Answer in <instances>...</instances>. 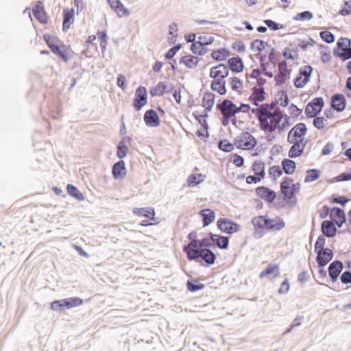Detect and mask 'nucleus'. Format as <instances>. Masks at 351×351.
Returning a JSON list of instances; mask_svg holds the SVG:
<instances>
[{
	"label": "nucleus",
	"instance_id": "obj_32",
	"mask_svg": "<svg viewBox=\"0 0 351 351\" xmlns=\"http://www.w3.org/2000/svg\"><path fill=\"white\" fill-rule=\"evenodd\" d=\"M282 171L287 175H292L296 169V163L289 158H285L281 162Z\"/></svg>",
	"mask_w": 351,
	"mask_h": 351
},
{
	"label": "nucleus",
	"instance_id": "obj_52",
	"mask_svg": "<svg viewBox=\"0 0 351 351\" xmlns=\"http://www.w3.org/2000/svg\"><path fill=\"white\" fill-rule=\"evenodd\" d=\"M186 285L188 290L191 292H195L204 287V285L202 283L196 280H188Z\"/></svg>",
	"mask_w": 351,
	"mask_h": 351
},
{
	"label": "nucleus",
	"instance_id": "obj_29",
	"mask_svg": "<svg viewBox=\"0 0 351 351\" xmlns=\"http://www.w3.org/2000/svg\"><path fill=\"white\" fill-rule=\"evenodd\" d=\"M215 100V95L211 92H205L202 98V106L205 108V110L210 112Z\"/></svg>",
	"mask_w": 351,
	"mask_h": 351
},
{
	"label": "nucleus",
	"instance_id": "obj_63",
	"mask_svg": "<svg viewBox=\"0 0 351 351\" xmlns=\"http://www.w3.org/2000/svg\"><path fill=\"white\" fill-rule=\"evenodd\" d=\"M351 180V171L343 172L332 178V182L348 181Z\"/></svg>",
	"mask_w": 351,
	"mask_h": 351
},
{
	"label": "nucleus",
	"instance_id": "obj_53",
	"mask_svg": "<svg viewBox=\"0 0 351 351\" xmlns=\"http://www.w3.org/2000/svg\"><path fill=\"white\" fill-rule=\"evenodd\" d=\"M313 17V13L310 11H304L300 13H298L293 17V20L295 21H309L312 19Z\"/></svg>",
	"mask_w": 351,
	"mask_h": 351
},
{
	"label": "nucleus",
	"instance_id": "obj_57",
	"mask_svg": "<svg viewBox=\"0 0 351 351\" xmlns=\"http://www.w3.org/2000/svg\"><path fill=\"white\" fill-rule=\"evenodd\" d=\"M282 56L287 60H294L298 58V52L296 51L292 50L288 47L285 48V49L282 51Z\"/></svg>",
	"mask_w": 351,
	"mask_h": 351
},
{
	"label": "nucleus",
	"instance_id": "obj_26",
	"mask_svg": "<svg viewBox=\"0 0 351 351\" xmlns=\"http://www.w3.org/2000/svg\"><path fill=\"white\" fill-rule=\"evenodd\" d=\"M112 176L114 179H122L126 175V169L125 162L123 160L115 162L112 166Z\"/></svg>",
	"mask_w": 351,
	"mask_h": 351
},
{
	"label": "nucleus",
	"instance_id": "obj_55",
	"mask_svg": "<svg viewBox=\"0 0 351 351\" xmlns=\"http://www.w3.org/2000/svg\"><path fill=\"white\" fill-rule=\"evenodd\" d=\"M218 147L226 152H230L233 150L234 145L230 143L227 139L221 140L218 143Z\"/></svg>",
	"mask_w": 351,
	"mask_h": 351
},
{
	"label": "nucleus",
	"instance_id": "obj_12",
	"mask_svg": "<svg viewBox=\"0 0 351 351\" xmlns=\"http://www.w3.org/2000/svg\"><path fill=\"white\" fill-rule=\"evenodd\" d=\"M229 75V69L224 64H219L210 69V76L214 80H224Z\"/></svg>",
	"mask_w": 351,
	"mask_h": 351
},
{
	"label": "nucleus",
	"instance_id": "obj_59",
	"mask_svg": "<svg viewBox=\"0 0 351 351\" xmlns=\"http://www.w3.org/2000/svg\"><path fill=\"white\" fill-rule=\"evenodd\" d=\"M263 23L272 31H276L283 27V25L271 19H265Z\"/></svg>",
	"mask_w": 351,
	"mask_h": 351
},
{
	"label": "nucleus",
	"instance_id": "obj_11",
	"mask_svg": "<svg viewBox=\"0 0 351 351\" xmlns=\"http://www.w3.org/2000/svg\"><path fill=\"white\" fill-rule=\"evenodd\" d=\"M293 180L289 177H285L280 182V191L284 195V199L286 201H291L295 199L294 203L296 202V199L294 197L293 191L291 186Z\"/></svg>",
	"mask_w": 351,
	"mask_h": 351
},
{
	"label": "nucleus",
	"instance_id": "obj_35",
	"mask_svg": "<svg viewBox=\"0 0 351 351\" xmlns=\"http://www.w3.org/2000/svg\"><path fill=\"white\" fill-rule=\"evenodd\" d=\"M230 55V52L226 48L215 49L211 53L213 59L217 61H222L226 60Z\"/></svg>",
	"mask_w": 351,
	"mask_h": 351
},
{
	"label": "nucleus",
	"instance_id": "obj_62",
	"mask_svg": "<svg viewBox=\"0 0 351 351\" xmlns=\"http://www.w3.org/2000/svg\"><path fill=\"white\" fill-rule=\"evenodd\" d=\"M326 239L324 236L320 235L318 237L315 243V252H320L321 250H324Z\"/></svg>",
	"mask_w": 351,
	"mask_h": 351
},
{
	"label": "nucleus",
	"instance_id": "obj_47",
	"mask_svg": "<svg viewBox=\"0 0 351 351\" xmlns=\"http://www.w3.org/2000/svg\"><path fill=\"white\" fill-rule=\"evenodd\" d=\"M191 49L194 54L202 56L206 54L208 51V49L206 45H201L199 41H197V44L191 45Z\"/></svg>",
	"mask_w": 351,
	"mask_h": 351
},
{
	"label": "nucleus",
	"instance_id": "obj_33",
	"mask_svg": "<svg viewBox=\"0 0 351 351\" xmlns=\"http://www.w3.org/2000/svg\"><path fill=\"white\" fill-rule=\"evenodd\" d=\"M210 88L220 95H224L227 93L225 80H214L211 83Z\"/></svg>",
	"mask_w": 351,
	"mask_h": 351
},
{
	"label": "nucleus",
	"instance_id": "obj_45",
	"mask_svg": "<svg viewBox=\"0 0 351 351\" xmlns=\"http://www.w3.org/2000/svg\"><path fill=\"white\" fill-rule=\"evenodd\" d=\"M276 118L278 119V121L277 123V127L280 132L284 131L285 130L287 129L291 123L289 122V117H288L286 114L283 112V117L282 119H280L279 117H276Z\"/></svg>",
	"mask_w": 351,
	"mask_h": 351
},
{
	"label": "nucleus",
	"instance_id": "obj_49",
	"mask_svg": "<svg viewBox=\"0 0 351 351\" xmlns=\"http://www.w3.org/2000/svg\"><path fill=\"white\" fill-rule=\"evenodd\" d=\"M128 148L125 143H124V141H121L117 145V157L122 160L128 154Z\"/></svg>",
	"mask_w": 351,
	"mask_h": 351
},
{
	"label": "nucleus",
	"instance_id": "obj_44",
	"mask_svg": "<svg viewBox=\"0 0 351 351\" xmlns=\"http://www.w3.org/2000/svg\"><path fill=\"white\" fill-rule=\"evenodd\" d=\"M306 175L304 178L305 182H311L317 180L321 175V171L317 169H308L306 172Z\"/></svg>",
	"mask_w": 351,
	"mask_h": 351
},
{
	"label": "nucleus",
	"instance_id": "obj_34",
	"mask_svg": "<svg viewBox=\"0 0 351 351\" xmlns=\"http://www.w3.org/2000/svg\"><path fill=\"white\" fill-rule=\"evenodd\" d=\"M133 213L138 216L144 217L152 219L155 216V211L153 208H136Z\"/></svg>",
	"mask_w": 351,
	"mask_h": 351
},
{
	"label": "nucleus",
	"instance_id": "obj_13",
	"mask_svg": "<svg viewBox=\"0 0 351 351\" xmlns=\"http://www.w3.org/2000/svg\"><path fill=\"white\" fill-rule=\"evenodd\" d=\"M265 230L269 232H277L285 227L284 219L280 217L274 218H268L265 221Z\"/></svg>",
	"mask_w": 351,
	"mask_h": 351
},
{
	"label": "nucleus",
	"instance_id": "obj_24",
	"mask_svg": "<svg viewBox=\"0 0 351 351\" xmlns=\"http://www.w3.org/2000/svg\"><path fill=\"white\" fill-rule=\"evenodd\" d=\"M321 230L323 236L328 238L334 237L337 232L336 226H334V222L330 220H325L321 224Z\"/></svg>",
	"mask_w": 351,
	"mask_h": 351
},
{
	"label": "nucleus",
	"instance_id": "obj_18",
	"mask_svg": "<svg viewBox=\"0 0 351 351\" xmlns=\"http://www.w3.org/2000/svg\"><path fill=\"white\" fill-rule=\"evenodd\" d=\"M210 239L212 240L213 246H217L221 250H226L229 246V237L220 234L209 233Z\"/></svg>",
	"mask_w": 351,
	"mask_h": 351
},
{
	"label": "nucleus",
	"instance_id": "obj_48",
	"mask_svg": "<svg viewBox=\"0 0 351 351\" xmlns=\"http://www.w3.org/2000/svg\"><path fill=\"white\" fill-rule=\"evenodd\" d=\"M268 45V43L264 40L260 39H255L250 44V48L252 50H256L259 52L263 51L266 46Z\"/></svg>",
	"mask_w": 351,
	"mask_h": 351
},
{
	"label": "nucleus",
	"instance_id": "obj_8",
	"mask_svg": "<svg viewBox=\"0 0 351 351\" xmlns=\"http://www.w3.org/2000/svg\"><path fill=\"white\" fill-rule=\"evenodd\" d=\"M237 147L240 149H250L254 148L257 141L255 137L248 132H242L237 140Z\"/></svg>",
	"mask_w": 351,
	"mask_h": 351
},
{
	"label": "nucleus",
	"instance_id": "obj_39",
	"mask_svg": "<svg viewBox=\"0 0 351 351\" xmlns=\"http://www.w3.org/2000/svg\"><path fill=\"white\" fill-rule=\"evenodd\" d=\"M269 119H265L258 120L259 123H261L260 128L261 130L268 132L269 133H272L274 132L276 129H278L277 124H274L271 122H269Z\"/></svg>",
	"mask_w": 351,
	"mask_h": 351
},
{
	"label": "nucleus",
	"instance_id": "obj_3",
	"mask_svg": "<svg viewBox=\"0 0 351 351\" xmlns=\"http://www.w3.org/2000/svg\"><path fill=\"white\" fill-rule=\"evenodd\" d=\"M43 38L47 46L50 48L54 54L63 60L64 62L68 61L69 58L67 55L61 50L59 46L60 40L58 38L49 34H45L43 36Z\"/></svg>",
	"mask_w": 351,
	"mask_h": 351
},
{
	"label": "nucleus",
	"instance_id": "obj_37",
	"mask_svg": "<svg viewBox=\"0 0 351 351\" xmlns=\"http://www.w3.org/2000/svg\"><path fill=\"white\" fill-rule=\"evenodd\" d=\"M330 217L331 220H342L346 221V217L343 209L339 207H333L331 210Z\"/></svg>",
	"mask_w": 351,
	"mask_h": 351
},
{
	"label": "nucleus",
	"instance_id": "obj_30",
	"mask_svg": "<svg viewBox=\"0 0 351 351\" xmlns=\"http://www.w3.org/2000/svg\"><path fill=\"white\" fill-rule=\"evenodd\" d=\"M199 214L202 217V223L204 227L213 223L215 219V212L209 208L201 210Z\"/></svg>",
	"mask_w": 351,
	"mask_h": 351
},
{
	"label": "nucleus",
	"instance_id": "obj_27",
	"mask_svg": "<svg viewBox=\"0 0 351 351\" xmlns=\"http://www.w3.org/2000/svg\"><path fill=\"white\" fill-rule=\"evenodd\" d=\"M74 22V9L64 8L63 10V31H67Z\"/></svg>",
	"mask_w": 351,
	"mask_h": 351
},
{
	"label": "nucleus",
	"instance_id": "obj_58",
	"mask_svg": "<svg viewBox=\"0 0 351 351\" xmlns=\"http://www.w3.org/2000/svg\"><path fill=\"white\" fill-rule=\"evenodd\" d=\"M66 303H68V308L77 307L83 304V300L78 297L66 298Z\"/></svg>",
	"mask_w": 351,
	"mask_h": 351
},
{
	"label": "nucleus",
	"instance_id": "obj_23",
	"mask_svg": "<svg viewBox=\"0 0 351 351\" xmlns=\"http://www.w3.org/2000/svg\"><path fill=\"white\" fill-rule=\"evenodd\" d=\"M173 86L166 85L165 82H160L155 87L150 90V95L152 97L162 96L166 93H171L173 91Z\"/></svg>",
	"mask_w": 351,
	"mask_h": 351
},
{
	"label": "nucleus",
	"instance_id": "obj_28",
	"mask_svg": "<svg viewBox=\"0 0 351 351\" xmlns=\"http://www.w3.org/2000/svg\"><path fill=\"white\" fill-rule=\"evenodd\" d=\"M202 60V58H199L198 57L194 56L191 54L185 55L182 56L179 63L180 64H184L186 68L189 69H195L198 62Z\"/></svg>",
	"mask_w": 351,
	"mask_h": 351
},
{
	"label": "nucleus",
	"instance_id": "obj_2",
	"mask_svg": "<svg viewBox=\"0 0 351 351\" xmlns=\"http://www.w3.org/2000/svg\"><path fill=\"white\" fill-rule=\"evenodd\" d=\"M351 45V39L341 37L337 42L336 47L333 49V55L335 58L346 61L349 60V49Z\"/></svg>",
	"mask_w": 351,
	"mask_h": 351
},
{
	"label": "nucleus",
	"instance_id": "obj_64",
	"mask_svg": "<svg viewBox=\"0 0 351 351\" xmlns=\"http://www.w3.org/2000/svg\"><path fill=\"white\" fill-rule=\"evenodd\" d=\"M341 282L343 284L348 285L351 283V271H345L340 276Z\"/></svg>",
	"mask_w": 351,
	"mask_h": 351
},
{
	"label": "nucleus",
	"instance_id": "obj_7",
	"mask_svg": "<svg viewBox=\"0 0 351 351\" xmlns=\"http://www.w3.org/2000/svg\"><path fill=\"white\" fill-rule=\"evenodd\" d=\"M217 228L226 234H233L239 230L240 226L228 218H220L217 222Z\"/></svg>",
	"mask_w": 351,
	"mask_h": 351
},
{
	"label": "nucleus",
	"instance_id": "obj_14",
	"mask_svg": "<svg viewBox=\"0 0 351 351\" xmlns=\"http://www.w3.org/2000/svg\"><path fill=\"white\" fill-rule=\"evenodd\" d=\"M256 194L258 197L265 200L269 203H271L276 198V193L274 191L267 186H258L256 189Z\"/></svg>",
	"mask_w": 351,
	"mask_h": 351
},
{
	"label": "nucleus",
	"instance_id": "obj_6",
	"mask_svg": "<svg viewBox=\"0 0 351 351\" xmlns=\"http://www.w3.org/2000/svg\"><path fill=\"white\" fill-rule=\"evenodd\" d=\"M147 102V91L145 87L140 86L135 90L132 106L136 111H139Z\"/></svg>",
	"mask_w": 351,
	"mask_h": 351
},
{
	"label": "nucleus",
	"instance_id": "obj_25",
	"mask_svg": "<svg viewBox=\"0 0 351 351\" xmlns=\"http://www.w3.org/2000/svg\"><path fill=\"white\" fill-rule=\"evenodd\" d=\"M227 66L234 73H241L244 69L243 60L239 56L232 57L228 59Z\"/></svg>",
	"mask_w": 351,
	"mask_h": 351
},
{
	"label": "nucleus",
	"instance_id": "obj_46",
	"mask_svg": "<svg viewBox=\"0 0 351 351\" xmlns=\"http://www.w3.org/2000/svg\"><path fill=\"white\" fill-rule=\"evenodd\" d=\"M291 143L293 144V145L290 147L289 150V157L290 158H295L300 156L303 154L304 150L299 147V146L295 143V141Z\"/></svg>",
	"mask_w": 351,
	"mask_h": 351
},
{
	"label": "nucleus",
	"instance_id": "obj_15",
	"mask_svg": "<svg viewBox=\"0 0 351 351\" xmlns=\"http://www.w3.org/2000/svg\"><path fill=\"white\" fill-rule=\"evenodd\" d=\"M347 101L345 96L341 93H335L331 97V107L337 112H343L346 107Z\"/></svg>",
	"mask_w": 351,
	"mask_h": 351
},
{
	"label": "nucleus",
	"instance_id": "obj_40",
	"mask_svg": "<svg viewBox=\"0 0 351 351\" xmlns=\"http://www.w3.org/2000/svg\"><path fill=\"white\" fill-rule=\"evenodd\" d=\"M267 217L266 215H259L252 218V223L256 229H265Z\"/></svg>",
	"mask_w": 351,
	"mask_h": 351
},
{
	"label": "nucleus",
	"instance_id": "obj_42",
	"mask_svg": "<svg viewBox=\"0 0 351 351\" xmlns=\"http://www.w3.org/2000/svg\"><path fill=\"white\" fill-rule=\"evenodd\" d=\"M252 171L254 174L264 178L265 176V163L262 161H255L252 165Z\"/></svg>",
	"mask_w": 351,
	"mask_h": 351
},
{
	"label": "nucleus",
	"instance_id": "obj_1",
	"mask_svg": "<svg viewBox=\"0 0 351 351\" xmlns=\"http://www.w3.org/2000/svg\"><path fill=\"white\" fill-rule=\"evenodd\" d=\"M183 251L189 261H195L204 265H212L216 260V255L209 248L183 249Z\"/></svg>",
	"mask_w": 351,
	"mask_h": 351
},
{
	"label": "nucleus",
	"instance_id": "obj_60",
	"mask_svg": "<svg viewBox=\"0 0 351 351\" xmlns=\"http://www.w3.org/2000/svg\"><path fill=\"white\" fill-rule=\"evenodd\" d=\"M215 40V38L211 36L206 34L201 35L198 37V41L201 45H211Z\"/></svg>",
	"mask_w": 351,
	"mask_h": 351
},
{
	"label": "nucleus",
	"instance_id": "obj_43",
	"mask_svg": "<svg viewBox=\"0 0 351 351\" xmlns=\"http://www.w3.org/2000/svg\"><path fill=\"white\" fill-rule=\"evenodd\" d=\"M51 308L59 312L63 311L65 309H69L66 298L52 302L51 304Z\"/></svg>",
	"mask_w": 351,
	"mask_h": 351
},
{
	"label": "nucleus",
	"instance_id": "obj_16",
	"mask_svg": "<svg viewBox=\"0 0 351 351\" xmlns=\"http://www.w3.org/2000/svg\"><path fill=\"white\" fill-rule=\"evenodd\" d=\"M343 269V263L340 261L335 260L328 266V275L332 282L337 281L339 274Z\"/></svg>",
	"mask_w": 351,
	"mask_h": 351
},
{
	"label": "nucleus",
	"instance_id": "obj_31",
	"mask_svg": "<svg viewBox=\"0 0 351 351\" xmlns=\"http://www.w3.org/2000/svg\"><path fill=\"white\" fill-rule=\"evenodd\" d=\"M271 274H273L274 278H276L279 276L280 268L278 265L269 264L264 270L261 272L259 277L263 278Z\"/></svg>",
	"mask_w": 351,
	"mask_h": 351
},
{
	"label": "nucleus",
	"instance_id": "obj_38",
	"mask_svg": "<svg viewBox=\"0 0 351 351\" xmlns=\"http://www.w3.org/2000/svg\"><path fill=\"white\" fill-rule=\"evenodd\" d=\"M204 178L202 173H192L188 177V186L194 187L203 182Z\"/></svg>",
	"mask_w": 351,
	"mask_h": 351
},
{
	"label": "nucleus",
	"instance_id": "obj_4",
	"mask_svg": "<svg viewBox=\"0 0 351 351\" xmlns=\"http://www.w3.org/2000/svg\"><path fill=\"white\" fill-rule=\"evenodd\" d=\"M324 106V99L321 97H317L307 104L304 112L308 118H313L320 114Z\"/></svg>",
	"mask_w": 351,
	"mask_h": 351
},
{
	"label": "nucleus",
	"instance_id": "obj_17",
	"mask_svg": "<svg viewBox=\"0 0 351 351\" xmlns=\"http://www.w3.org/2000/svg\"><path fill=\"white\" fill-rule=\"evenodd\" d=\"M278 67V74L275 76L276 84V85H282L285 83L290 71L287 69V64L285 60L279 62Z\"/></svg>",
	"mask_w": 351,
	"mask_h": 351
},
{
	"label": "nucleus",
	"instance_id": "obj_36",
	"mask_svg": "<svg viewBox=\"0 0 351 351\" xmlns=\"http://www.w3.org/2000/svg\"><path fill=\"white\" fill-rule=\"evenodd\" d=\"M312 72L313 67L311 65H306L300 69L299 74L303 77L302 85H306L308 82Z\"/></svg>",
	"mask_w": 351,
	"mask_h": 351
},
{
	"label": "nucleus",
	"instance_id": "obj_61",
	"mask_svg": "<svg viewBox=\"0 0 351 351\" xmlns=\"http://www.w3.org/2000/svg\"><path fill=\"white\" fill-rule=\"evenodd\" d=\"M182 45L178 43L169 49L165 53V57L167 60H171L176 56V53L181 49Z\"/></svg>",
	"mask_w": 351,
	"mask_h": 351
},
{
	"label": "nucleus",
	"instance_id": "obj_21",
	"mask_svg": "<svg viewBox=\"0 0 351 351\" xmlns=\"http://www.w3.org/2000/svg\"><path fill=\"white\" fill-rule=\"evenodd\" d=\"M317 254L316 262L317 265H326L333 258V252L329 248L315 252Z\"/></svg>",
	"mask_w": 351,
	"mask_h": 351
},
{
	"label": "nucleus",
	"instance_id": "obj_19",
	"mask_svg": "<svg viewBox=\"0 0 351 351\" xmlns=\"http://www.w3.org/2000/svg\"><path fill=\"white\" fill-rule=\"evenodd\" d=\"M213 246L212 240L210 239V236L205 237L200 240H194L192 242H189L187 245L183 247V249H200V248H208Z\"/></svg>",
	"mask_w": 351,
	"mask_h": 351
},
{
	"label": "nucleus",
	"instance_id": "obj_9",
	"mask_svg": "<svg viewBox=\"0 0 351 351\" xmlns=\"http://www.w3.org/2000/svg\"><path fill=\"white\" fill-rule=\"evenodd\" d=\"M307 132V128L304 123H298L293 126L288 134L289 143H294L299 138L304 137Z\"/></svg>",
	"mask_w": 351,
	"mask_h": 351
},
{
	"label": "nucleus",
	"instance_id": "obj_22",
	"mask_svg": "<svg viewBox=\"0 0 351 351\" xmlns=\"http://www.w3.org/2000/svg\"><path fill=\"white\" fill-rule=\"evenodd\" d=\"M32 12L35 18L43 24L47 23V12L45 10L43 3L40 1H37L36 4L32 8Z\"/></svg>",
	"mask_w": 351,
	"mask_h": 351
},
{
	"label": "nucleus",
	"instance_id": "obj_41",
	"mask_svg": "<svg viewBox=\"0 0 351 351\" xmlns=\"http://www.w3.org/2000/svg\"><path fill=\"white\" fill-rule=\"evenodd\" d=\"M66 189L68 193L77 200L82 201L84 199V195L78 190L75 186L71 184H67Z\"/></svg>",
	"mask_w": 351,
	"mask_h": 351
},
{
	"label": "nucleus",
	"instance_id": "obj_20",
	"mask_svg": "<svg viewBox=\"0 0 351 351\" xmlns=\"http://www.w3.org/2000/svg\"><path fill=\"white\" fill-rule=\"evenodd\" d=\"M144 121L147 126L156 128L160 125V121L157 112L152 109L148 110L144 114Z\"/></svg>",
	"mask_w": 351,
	"mask_h": 351
},
{
	"label": "nucleus",
	"instance_id": "obj_51",
	"mask_svg": "<svg viewBox=\"0 0 351 351\" xmlns=\"http://www.w3.org/2000/svg\"><path fill=\"white\" fill-rule=\"evenodd\" d=\"M253 98H256V100L263 101L265 100V91L264 88L253 87L252 89Z\"/></svg>",
	"mask_w": 351,
	"mask_h": 351
},
{
	"label": "nucleus",
	"instance_id": "obj_56",
	"mask_svg": "<svg viewBox=\"0 0 351 351\" xmlns=\"http://www.w3.org/2000/svg\"><path fill=\"white\" fill-rule=\"evenodd\" d=\"M278 102L282 107H286L289 104V97L287 93L285 90H281L278 92Z\"/></svg>",
	"mask_w": 351,
	"mask_h": 351
},
{
	"label": "nucleus",
	"instance_id": "obj_54",
	"mask_svg": "<svg viewBox=\"0 0 351 351\" xmlns=\"http://www.w3.org/2000/svg\"><path fill=\"white\" fill-rule=\"evenodd\" d=\"M321 38L326 43H332L335 42V37L332 33L328 30L322 31L319 32Z\"/></svg>",
	"mask_w": 351,
	"mask_h": 351
},
{
	"label": "nucleus",
	"instance_id": "obj_50",
	"mask_svg": "<svg viewBox=\"0 0 351 351\" xmlns=\"http://www.w3.org/2000/svg\"><path fill=\"white\" fill-rule=\"evenodd\" d=\"M231 88L237 92L241 93L243 88V82L237 77H232L229 79Z\"/></svg>",
	"mask_w": 351,
	"mask_h": 351
},
{
	"label": "nucleus",
	"instance_id": "obj_10",
	"mask_svg": "<svg viewBox=\"0 0 351 351\" xmlns=\"http://www.w3.org/2000/svg\"><path fill=\"white\" fill-rule=\"evenodd\" d=\"M267 106V104L260 105V116H258V121L265 119L276 118L279 117L280 119L283 117V112L280 108H276L273 112H271Z\"/></svg>",
	"mask_w": 351,
	"mask_h": 351
},
{
	"label": "nucleus",
	"instance_id": "obj_5",
	"mask_svg": "<svg viewBox=\"0 0 351 351\" xmlns=\"http://www.w3.org/2000/svg\"><path fill=\"white\" fill-rule=\"evenodd\" d=\"M217 110L219 111L222 116L234 117L238 114L237 106L230 99H226L218 102L216 106Z\"/></svg>",
	"mask_w": 351,
	"mask_h": 351
}]
</instances>
